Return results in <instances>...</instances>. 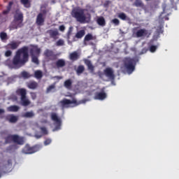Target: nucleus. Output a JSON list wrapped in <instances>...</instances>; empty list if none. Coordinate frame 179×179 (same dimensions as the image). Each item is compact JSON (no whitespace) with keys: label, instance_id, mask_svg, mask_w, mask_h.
<instances>
[{"label":"nucleus","instance_id":"1","mask_svg":"<svg viewBox=\"0 0 179 179\" xmlns=\"http://www.w3.org/2000/svg\"><path fill=\"white\" fill-rule=\"evenodd\" d=\"M27 62H29V47L23 46L17 50L13 58L12 66L15 69H19L26 65Z\"/></svg>","mask_w":179,"mask_h":179},{"label":"nucleus","instance_id":"2","mask_svg":"<svg viewBox=\"0 0 179 179\" xmlns=\"http://www.w3.org/2000/svg\"><path fill=\"white\" fill-rule=\"evenodd\" d=\"M73 17L76 19L79 23H89V20H87V17L85 15V9L73 10L71 12Z\"/></svg>","mask_w":179,"mask_h":179},{"label":"nucleus","instance_id":"3","mask_svg":"<svg viewBox=\"0 0 179 179\" xmlns=\"http://www.w3.org/2000/svg\"><path fill=\"white\" fill-rule=\"evenodd\" d=\"M17 96H21V104L24 107H27V106H30L31 102L29 99H27V91L24 88H19L16 90L15 92Z\"/></svg>","mask_w":179,"mask_h":179},{"label":"nucleus","instance_id":"4","mask_svg":"<svg viewBox=\"0 0 179 179\" xmlns=\"http://www.w3.org/2000/svg\"><path fill=\"white\" fill-rule=\"evenodd\" d=\"M124 65L128 73H132L135 71V60L131 57H126L124 59Z\"/></svg>","mask_w":179,"mask_h":179},{"label":"nucleus","instance_id":"5","mask_svg":"<svg viewBox=\"0 0 179 179\" xmlns=\"http://www.w3.org/2000/svg\"><path fill=\"white\" fill-rule=\"evenodd\" d=\"M14 22L16 23V29L17 27H23V13L20 12V9L15 10V13L14 15Z\"/></svg>","mask_w":179,"mask_h":179},{"label":"nucleus","instance_id":"6","mask_svg":"<svg viewBox=\"0 0 179 179\" xmlns=\"http://www.w3.org/2000/svg\"><path fill=\"white\" fill-rule=\"evenodd\" d=\"M50 117H51L52 121L55 122V125L53 131H59V129H61V124L62 122L61 121V118H59V117H58V115H57V113H52L50 115Z\"/></svg>","mask_w":179,"mask_h":179},{"label":"nucleus","instance_id":"7","mask_svg":"<svg viewBox=\"0 0 179 179\" xmlns=\"http://www.w3.org/2000/svg\"><path fill=\"white\" fill-rule=\"evenodd\" d=\"M38 151V148L37 146L30 147L29 145L27 144L22 148V153L24 155H32V153H36V152Z\"/></svg>","mask_w":179,"mask_h":179},{"label":"nucleus","instance_id":"8","mask_svg":"<svg viewBox=\"0 0 179 179\" xmlns=\"http://www.w3.org/2000/svg\"><path fill=\"white\" fill-rule=\"evenodd\" d=\"M59 104L62 108H68V107H69V104H76V106H78V101H76V99L71 101L70 99H64L59 101Z\"/></svg>","mask_w":179,"mask_h":179},{"label":"nucleus","instance_id":"9","mask_svg":"<svg viewBox=\"0 0 179 179\" xmlns=\"http://www.w3.org/2000/svg\"><path fill=\"white\" fill-rule=\"evenodd\" d=\"M29 53L31 57L40 56V54H41V48H38L37 45H31Z\"/></svg>","mask_w":179,"mask_h":179},{"label":"nucleus","instance_id":"10","mask_svg":"<svg viewBox=\"0 0 179 179\" xmlns=\"http://www.w3.org/2000/svg\"><path fill=\"white\" fill-rule=\"evenodd\" d=\"M103 75L106 76L110 80H114L115 79V75H114V70L112 68L107 67L103 70Z\"/></svg>","mask_w":179,"mask_h":179},{"label":"nucleus","instance_id":"11","mask_svg":"<svg viewBox=\"0 0 179 179\" xmlns=\"http://www.w3.org/2000/svg\"><path fill=\"white\" fill-rule=\"evenodd\" d=\"M13 142L17 145H24V137L17 134H13Z\"/></svg>","mask_w":179,"mask_h":179},{"label":"nucleus","instance_id":"12","mask_svg":"<svg viewBox=\"0 0 179 179\" xmlns=\"http://www.w3.org/2000/svg\"><path fill=\"white\" fill-rule=\"evenodd\" d=\"M134 34H135L136 37L139 38L141 37H146V36L149 34V31H148L146 29H140L136 33L134 32Z\"/></svg>","mask_w":179,"mask_h":179},{"label":"nucleus","instance_id":"13","mask_svg":"<svg viewBox=\"0 0 179 179\" xmlns=\"http://www.w3.org/2000/svg\"><path fill=\"white\" fill-rule=\"evenodd\" d=\"M94 99V100H105V99H107V94L104 91L96 92L95 93Z\"/></svg>","mask_w":179,"mask_h":179},{"label":"nucleus","instance_id":"14","mask_svg":"<svg viewBox=\"0 0 179 179\" xmlns=\"http://www.w3.org/2000/svg\"><path fill=\"white\" fill-rule=\"evenodd\" d=\"M44 22H45V18L44 17V15L41 13L38 14L36 17V23L38 26H43L44 24Z\"/></svg>","mask_w":179,"mask_h":179},{"label":"nucleus","instance_id":"15","mask_svg":"<svg viewBox=\"0 0 179 179\" xmlns=\"http://www.w3.org/2000/svg\"><path fill=\"white\" fill-rule=\"evenodd\" d=\"M20 43L16 42V41H12L11 43L7 44L5 46V48L6 50H17V48L19 47Z\"/></svg>","mask_w":179,"mask_h":179},{"label":"nucleus","instance_id":"16","mask_svg":"<svg viewBox=\"0 0 179 179\" xmlns=\"http://www.w3.org/2000/svg\"><path fill=\"white\" fill-rule=\"evenodd\" d=\"M48 33L50 35V38H53L54 40H57V38H58L57 36L59 35L58 29H50L48 31Z\"/></svg>","mask_w":179,"mask_h":179},{"label":"nucleus","instance_id":"17","mask_svg":"<svg viewBox=\"0 0 179 179\" xmlns=\"http://www.w3.org/2000/svg\"><path fill=\"white\" fill-rule=\"evenodd\" d=\"M69 60L75 62V61H78L80 58V55L78 53V52L74 51L69 55Z\"/></svg>","mask_w":179,"mask_h":179},{"label":"nucleus","instance_id":"18","mask_svg":"<svg viewBox=\"0 0 179 179\" xmlns=\"http://www.w3.org/2000/svg\"><path fill=\"white\" fill-rule=\"evenodd\" d=\"M45 57H47V58H52L51 59H57V55L54 54V52L50 50H46L44 52Z\"/></svg>","mask_w":179,"mask_h":179},{"label":"nucleus","instance_id":"19","mask_svg":"<svg viewBox=\"0 0 179 179\" xmlns=\"http://www.w3.org/2000/svg\"><path fill=\"white\" fill-rule=\"evenodd\" d=\"M55 65L57 69H60V68H64V66L66 65V62L64 59H59L57 61H56Z\"/></svg>","mask_w":179,"mask_h":179},{"label":"nucleus","instance_id":"20","mask_svg":"<svg viewBox=\"0 0 179 179\" xmlns=\"http://www.w3.org/2000/svg\"><path fill=\"white\" fill-rule=\"evenodd\" d=\"M27 86L28 89L36 90V89L38 87V83L36 81H30L29 83H27Z\"/></svg>","mask_w":179,"mask_h":179},{"label":"nucleus","instance_id":"21","mask_svg":"<svg viewBox=\"0 0 179 179\" xmlns=\"http://www.w3.org/2000/svg\"><path fill=\"white\" fill-rule=\"evenodd\" d=\"M85 64L87 65L88 71H90V72H94V66H93L90 60L86 59L85 61Z\"/></svg>","mask_w":179,"mask_h":179},{"label":"nucleus","instance_id":"22","mask_svg":"<svg viewBox=\"0 0 179 179\" xmlns=\"http://www.w3.org/2000/svg\"><path fill=\"white\" fill-rule=\"evenodd\" d=\"M117 17H119V19H121V20H127L128 22H130L131 20V18L127 16V14H125V13H120L117 15Z\"/></svg>","mask_w":179,"mask_h":179},{"label":"nucleus","instance_id":"23","mask_svg":"<svg viewBox=\"0 0 179 179\" xmlns=\"http://www.w3.org/2000/svg\"><path fill=\"white\" fill-rule=\"evenodd\" d=\"M96 38V36H93L92 34H87L85 38H84V44L85 45H87L86 42L90 41L92 40H94Z\"/></svg>","mask_w":179,"mask_h":179},{"label":"nucleus","instance_id":"24","mask_svg":"<svg viewBox=\"0 0 179 179\" xmlns=\"http://www.w3.org/2000/svg\"><path fill=\"white\" fill-rule=\"evenodd\" d=\"M96 23L99 26L104 27V26H106V19H104V17H99L96 20Z\"/></svg>","mask_w":179,"mask_h":179},{"label":"nucleus","instance_id":"25","mask_svg":"<svg viewBox=\"0 0 179 179\" xmlns=\"http://www.w3.org/2000/svg\"><path fill=\"white\" fill-rule=\"evenodd\" d=\"M64 87H66V89L71 90L72 89V80L68 79L65 80L64 83Z\"/></svg>","mask_w":179,"mask_h":179},{"label":"nucleus","instance_id":"26","mask_svg":"<svg viewBox=\"0 0 179 179\" xmlns=\"http://www.w3.org/2000/svg\"><path fill=\"white\" fill-rule=\"evenodd\" d=\"M134 6L136 8H141L143 9L145 8V4L142 1V0H136L134 3Z\"/></svg>","mask_w":179,"mask_h":179},{"label":"nucleus","instance_id":"27","mask_svg":"<svg viewBox=\"0 0 179 179\" xmlns=\"http://www.w3.org/2000/svg\"><path fill=\"white\" fill-rule=\"evenodd\" d=\"M13 5V1H9L8 6H6V10H3V15H8L12 9V6Z\"/></svg>","mask_w":179,"mask_h":179},{"label":"nucleus","instance_id":"28","mask_svg":"<svg viewBox=\"0 0 179 179\" xmlns=\"http://www.w3.org/2000/svg\"><path fill=\"white\" fill-rule=\"evenodd\" d=\"M7 121H9V122L15 123L17 122V117L13 115H10L6 117Z\"/></svg>","mask_w":179,"mask_h":179},{"label":"nucleus","instance_id":"29","mask_svg":"<svg viewBox=\"0 0 179 179\" xmlns=\"http://www.w3.org/2000/svg\"><path fill=\"white\" fill-rule=\"evenodd\" d=\"M86 34L85 29H81L76 34V38H82Z\"/></svg>","mask_w":179,"mask_h":179},{"label":"nucleus","instance_id":"30","mask_svg":"<svg viewBox=\"0 0 179 179\" xmlns=\"http://www.w3.org/2000/svg\"><path fill=\"white\" fill-rule=\"evenodd\" d=\"M21 77L23 78V79H29L33 76V75L29 74V72L24 71L21 72Z\"/></svg>","mask_w":179,"mask_h":179},{"label":"nucleus","instance_id":"31","mask_svg":"<svg viewBox=\"0 0 179 179\" xmlns=\"http://www.w3.org/2000/svg\"><path fill=\"white\" fill-rule=\"evenodd\" d=\"M5 143H11L13 142V134H8L6 137L4 138Z\"/></svg>","mask_w":179,"mask_h":179},{"label":"nucleus","instance_id":"32","mask_svg":"<svg viewBox=\"0 0 179 179\" xmlns=\"http://www.w3.org/2000/svg\"><path fill=\"white\" fill-rule=\"evenodd\" d=\"M34 78L36 79H41L43 78V71L37 70L34 72Z\"/></svg>","mask_w":179,"mask_h":179},{"label":"nucleus","instance_id":"33","mask_svg":"<svg viewBox=\"0 0 179 179\" xmlns=\"http://www.w3.org/2000/svg\"><path fill=\"white\" fill-rule=\"evenodd\" d=\"M8 111H10V112H13V113H16L17 111H19V106H11L10 107L8 108Z\"/></svg>","mask_w":179,"mask_h":179},{"label":"nucleus","instance_id":"34","mask_svg":"<svg viewBox=\"0 0 179 179\" xmlns=\"http://www.w3.org/2000/svg\"><path fill=\"white\" fill-rule=\"evenodd\" d=\"M83 72H85V66L83 65L78 66L76 70L77 75H80L81 73H83Z\"/></svg>","mask_w":179,"mask_h":179},{"label":"nucleus","instance_id":"35","mask_svg":"<svg viewBox=\"0 0 179 179\" xmlns=\"http://www.w3.org/2000/svg\"><path fill=\"white\" fill-rule=\"evenodd\" d=\"M22 5H24V8H30V0H20Z\"/></svg>","mask_w":179,"mask_h":179},{"label":"nucleus","instance_id":"36","mask_svg":"<svg viewBox=\"0 0 179 179\" xmlns=\"http://www.w3.org/2000/svg\"><path fill=\"white\" fill-rule=\"evenodd\" d=\"M23 117L25 118H32V117H34V113L33 111L27 112L24 113Z\"/></svg>","mask_w":179,"mask_h":179},{"label":"nucleus","instance_id":"37","mask_svg":"<svg viewBox=\"0 0 179 179\" xmlns=\"http://www.w3.org/2000/svg\"><path fill=\"white\" fill-rule=\"evenodd\" d=\"M38 57L40 56H31L32 62H34V64H36V65H38V64H40V62L38 61Z\"/></svg>","mask_w":179,"mask_h":179},{"label":"nucleus","instance_id":"38","mask_svg":"<svg viewBox=\"0 0 179 179\" xmlns=\"http://www.w3.org/2000/svg\"><path fill=\"white\" fill-rule=\"evenodd\" d=\"M0 38L1 40L3 41V40H8V34L5 32H1L0 34Z\"/></svg>","mask_w":179,"mask_h":179},{"label":"nucleus","instance_id":"39","mask_svg":"<svg viewBox=\"0 0 179 179\" xmlns=\"http://www.w3.org/2000/svg\"><path fill=\"white\" fill-rule=\"evenodd\" d=\"M40 129L43 135H48V131L45 127H40Z\"/></svg>","mask_w":179,"mask_h":179},{"label":"nucleus","instance_id":"40","mask_svg":"<svg viewBox=\"0 0 179 179\" xmlns=\"http://www.w3.org/2000/svg\"><path fill=\"white\" fill-rule=\"evenodd\" d=\"M72 30H73L72 27H71L68 30V32H67V38H68V40H69V38H71V36L72 35Z\"/></svg>","mask_w":179,"mask_h":179},{"label":"nucleus","instance_id":"41","mask_svg":"<svg viewBox=\"0 0 179 179\" xmlns=\"http://www.w3.org/2000/svg\"><path fill=\"white\" fill-rule=\"evenodd\" d=\"M112 23H113V24H115V26H118L120 24V20L115 18V19L112 20Z\"/></svg>","mask_w":179,"mask_h":179},{"label":"nucleus","instance_id":"42","mask_svg":"<svg viewBox=\"0 0 179 179\" xmlns=\"http://www.w3.org/2000/svg\"><path fill=\"white\" fill-rule=\"evenodd\" d=\"M64 40H62V39H59L56 43V45H57V47H59L61 45H64Z\"/></svg>","mask_w":179,"mask_h":179},{"label":"nucleus","instance_id":"43","mask_svg":"<svg viewBox=\"0 0 179 179\" xmlns=\"http://www.w3.org/2000/svg\"><path fill=\"white\" fill-rule=\"evenodd\" d=\"M53 89H55V85H50L46 90L47 93H50V92H51V90H52Z\"/></svg>","mask_w":179,"mask_h":179},{"label":"nucleus","instance_id":"44","mask_svg":"<svg viewBox=\"0 0 179 179\" xmlns=\"http://www.w3.org/2000/svg\"><path fill=\"white\" fill-rule=\"evenodd\" d=\"M156 50H157V46H156V45H151L150 47V52H155L156 51Z\"/></svg>","mask_w":179,"mask_h":179},{"label":"nucleus","instance_id":"45","mask_svg":"<svg viewBox=\"0 0 179 179\" xmlns=\"http://www.w3.org/2000/svg\"><path fill=\"white\" fill-rule=\"evenodd\" d=\"M30 94L32 100H36V99H37V94H36V92H31Z\"/></svg>","mask_w":179,"mask_h":179},{"label":"nucleus","instance_id":"46","mask_svg":"<svg viewBox=\"0 0 179 179\" xmlns=\"http://www.w3.org/2000/svg\"><path fill=\"white\" fill-rule=\"evenodd\" d=\"M52 141L50 138H47L45 141H44V145L45 146H47L48 145H50V143H51Z\"/></svg>","mask_w":179,"mask_h":179},{"label":"nucleus","instance_id":"47","mask_svg":"<svg viewBox=\"0 0 179 179\" xmlns=\"http://www.w3.org/2000/svg\"><path fill=\"white\" fill-rule=\"evenodd\" d=\"M12 55V51L6 50L5 52V57H10Z\"/></svg>","mask_w":179,"mask_h":179},{"label":"nucleus","instance_id":"48","mask_svg":"<svg viewBox=\"0 0 179 179\" xmlns=\"http://www.w3.org/2000/svg\"><path fill=\"white\" fill-rule=\"evenodd\" d=\"M59 30L60 31H65V25H60V26L59 27Z\"/></svg>","mask_w":179,"mask_h":179},{"label":"nucleus","instance_id":"49","mask_svg":"<svg viewBox=\"0 0 179 179\" xmlns=\"http://www.w3.org/2000/svg\"><path fill=\"white\" fill-rule=\"evenodd\" d=\"M7 166H8V167H10V166H12V159H8V164H7Z\"/></svg>","mask_w":179,"mask_h":179},{"label":"nucleus","instance_id":"50","mask_svg":"<svg viewBox=\"0 0 179 179\" xmlns=\"http://www.w3.org/2000/svg\"><path fill=\"white\" fill-rule=\"evenodd\" d=\"M5 113V110L0 108V114H3Z\"/></svg>","mask_w":179,"mask_h":179},{"label":"nucleus","instance_id":"51","mask_svg":"<svg viewBox=\"0 0 179 179\" xmlns=\"http://www.w3.org/2000/svg\"><path fill=\"white\" fill-rule=\"evenodd\" d=\"M163 10L164 12V10H166V5L163 6Z\"/></svg>","mask_w":179,"mask_h":179},{"label":"nucleus","instance_id":"52","mask_svg":"<svg viewBox=\"0 0 179 179\" xmlns=\"http://www.w3.org/2000/svg\"><path fill=\"white\" fill-rule=\"evenodd\" d=\"M36 136L37 137L38 139L41 138V136Z\"/></svg>","mask_w":179,"mask_h":179},{"label":"nucleus","instance_id":"53","mask_svg":"<svg viewBox=\"0 0 179 179\" xmlns=\"http://www.w3.org/2000/svg\"><path fill=\"white\" fill-rule=\"evenodd\" d=\"M165 20H169V17H165Z\"/></svg>","mask_w":179,"mask_h":179},{"label":"nucleus","instance_id":"54","mask_svg":"<svg viewBox=\"0 0 179 179\" xmlns=\"http://www.w3.org/2000/svg\"><path fill=\"white\" fill-rule=\"evenodd\" d=\"M57 79H61V77H59V76H57Z\"/></svg>","mask_w":179,"mask_h":179},{"label":"nucleus","instance_id":"55","mask_svg":"<svg viewBox=\"0 0 179 179\" xmlns=\"http://www.w3.org/2000/svg\"><path fill=\"white\" fill-rule=\"evenodd\" d=\"M137 28H134V31H135V30H136Z\"/></svg>","mask_w":179,"mask_h":179},{"label":"nucleus","instance_id":"56","mask_svg":"<svg viewBox=\"0 0 179 179\" xmlns=\"http://www.w3.org/2000/svg\"><path fill=\"white\" fill-rule=\"evenodd\" d=\"M1 173H0V178H1Z\"/></svg>","mask_w":179,"mask_h":179},{"label":"nucleus","instance_id":"57","mask_svg":"<svg viewBox=\"0 0 179 179\" xmlns=\"http://www.w3.org/2000/svg\"><path fill=\"white\" fill-rule=\"evenodd\" d=\"M171 1L172 2V1H173V0H171Z\"/></svg>","mask_w":179,"mask_h":179}]
</instances>
